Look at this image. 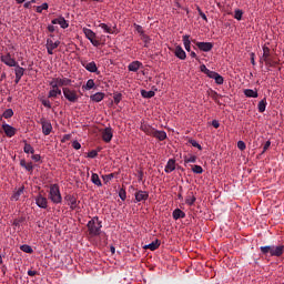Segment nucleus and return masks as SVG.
Wrapping results in <instances>:
<instances>
[{"label":"nucleus","instance_id":"1","mask_svg":"<svg viewBox=\"0 0 284 284\" xmlns=\"http://www.w3.org/2000/svg\"><path fill=\"white\" fill-rule=\"evenodd\" d=\"M87 227L89 230L90 236H99V234H101V229L103 227V225L101 224L99 217L94 216L88 222Z\"/></svg>","mask_w":284,"mask_h":284},{"label":"nucleus","instance_id":"2","mask_svg":"<svg viewBox=\"0 0 284 284\" xmlns=\"http://www.w3.org/2000/svg\"><path fill=\"white\" fill-rule=\"evenodd\" d=\"M262 254H264V256H267V254H270V256H283V252H284V246L283 245H278V246H261L260 247Z\"/></svg>","mask_w":284,"mask_h":284},{"label":"nucleus","instance_id":"3","mask_svg":"<svg viewBox=\"0 0 284 284\" xmlns=\"http://www.w3.org/2000/svg\"><path fill=\"white\" fill-rule=\"evenodd\" d=\"M49 199L55 205H59V203H61L63 201V197L61 196V190L59 189V184H51L50 185Z\"/></svg>","mask_w":284,"mask_h":284},{"label":"nucleus","instance_id":"4","mask_svg":"<svg viewBox=\"0 0 284 284\" xmlns=\"http://www.w3.org/2000/svg\"><path fill=\"white\" fill-rule=\"evenodd\" d=\"M62 92L67 101H70V103H77V101H79V94H77L75 90L64 87L62 88Z\"/></svg>","mask_w":284,"mask_h":284},{"label":"nucleus","instance_id":"5","mask_svg":"<svg viewBox=\"0 0 284 284\" xmlns=\"http://www.w3.org/2000/svg\"><path fill=\"white\" fill-rule=\"evenodd\" d=\"M83 34L87 39L90 40V43H92L94 48H99L101 45V42L97 40V33L91 29L83 28Z\"/></svg>","mask_w":284,"mask_h":284},{"label":"nucleus","instance_id":"6","mask_svg":"<svg viewBox=\"0 0 284 284\" xmlns=\"http://www.w3.org/2000/svg\"><path fill=\"white\" fill-rule=\"evenodd\" d=\"M81 65L82 68H85L88 72L100 74L99 67H97V62L94 61L88 62L87 60H82Z\"/></svg>","mask_w":284,"mask_h":284},{"label":"nucleus","instance_id":"7","mask_svg":"<svg viewBox=\"0 0 284 284\" xmlns=\"http://www.w3.org/2000/svg\"><path fill=\"white\" fill-rule=\"evenodd\" d=\"M192 43H194L201 52H211L212 48H214V43L212 42H197L196 40H192Z\"/></svg>","mask_w":284,"mask_h":284},{"label":"nucleus","instance_id":"8","mask_svg":"<svg viewBox=\"0 0 284 284\" xmlns=\"http://www.w3.org/2000/svg\"><path fill=\"white\" fill-rule=\"evenodd\" d=\"M271 50L268 47H263V61L266 63V65H270V68H274L276 65V62H274L271 58Z\"/></svg>","mask_w":284,"mask_h":284},{"label":"nucleus","instance_id":"9","mask_svg":"<svg viewBox=\"0 0 284 284\" xmlns=\"http://www.w3.org/2000/svg\"><path fill=\"white\" fill-rule=\"evenodd\" d=\"M0 60L2 61V63H4V65H8L9 68H14V65H17L19 63V62H17V60H14L12 58V55L10 53L2 54L0 57Z\"/></svg>","mask_w":284,"mask_h":284},{"label":"nucleus","instance_id":"10","mask_svg":"<svg viewBox=\"0 0 284 284\" xmlns=\"http://www.w3.org/2000/svg\"><path fill=\"white\" fill-rule=\"evenodd\" d=\"M40 124L42 125V133L44 136H49V134L52 132V123L48 121L45 118L40 119Z\"/></svg>","mask_w":284,"mask_h":284},{"label":"nucleus","instance_id":"11","mask_svg":"<svg viewBox=\"0 0 284 284\" xmlns=\"http://www.w3.org/2000/svg\"><path fill=\"white\" fill-rule=\"evenodd\" d=\"M113 136H114V130H112L111 126H108L104 130H102V140L104 141V143H110Z\"/></svg>","mask_w":284,"mask_h":284},{"label":"nucleus","instance_id":"12","mask_svg":"<svg viewBox=\"0 0 284 284\" xmlns=\"http://www.w3.org/2000/svg\"><path fill=\"white\" fill-rule=\"evenodd\" d=\"M135 203H141L142 201H148L150 199V193L148 191L139 190L134 193Z\"/></svg>","mask_w":284,"mask_h":284},{"label":"nucleus","instance_id":"13","mask_svg":"<svg viewBox=\"0 0 284 284\" xmlns=\"http://www.w3.org/2000/svg\"><path fill=\"white\" fill-rule=\"evenodd\" d=\"M36 204L42 210H48V197L43 196L42 194H38L36 197Z\"/></svg>","mask_w":284,"mask_h":284},{"label":"nucleus","instance_id":"14","mask_svg":"<svg viewBox=\"0 0 284 284\" xmlns=\"http://www.w3.org/2000/svg\"><path fill=\"white\" fill-rule=\"evenodd\" d=\"M61 45L60 41L53 42L51 39L47 40V52L48 54H54V50Z\"/></svg>","mask_w":284,"mask_h":284},{"label":"nucleus","instance_id":"15","mask_svg":"<svg viewBox=\"0 0 284 284\" xmlns=\"http://www.w3.org/2000/svg\"><path fill=\"white\" fill-rule=\"evenodd\" d=\"M2 130H3L4 134L7 136H9V139H12V136H14V134H17V129H14V126H12L8 123L2 124Z\"/></svg>","mask_w":284,"mask_h":284},{"label":"nucleus","instance_id":"16","mask_svg":"<svg viewBox=\"0 0 284 284\" xmlns=\"http://www.w3.org/2000/svg\"><path fill=\"white\" fill-rule=\"evenodd\" d=\"M51 23L53 26H60V28H62L63 30H65V28H69L70 27V23H68V20H65V18L63 17H59V18H55L51 21Z\"/></svg>","mask_w":284,"mask_h":284},{"label":"nucleus","instance_id":"17","mask_svg":"<svg viewBox=\"0 0 284 284\" xmlns=\"http://www.w3.org/2000/svg\"><path fill=\"white\" fill-rule=\"evenodd\" d=\"M174 54L181 61H185V59H187V54L185 53V50H183V47L181 45L175 47Z\"/></svg>","mask_w":284,"mask_h":284},{"label":"nucleus","instance_id":"18","mask_svg":"<svg viewBox=\"0 0 284 284\" xmlns=\"http://www.w3.org/2000/svg\"><path fill=\"white\" fill-rule=\"evenodd\" d=\"M176 170V160L170 159L165 165L164 172L170 174Z\"/></svg>","mask_w":284,"mask_h":284},{"label":"nucleus","instance_id":"19","mask_svg":"<svg viewBox=\"0 0 284 284\" xmlns=\"http://www.w3.org/2000/svg\"><path fill=\"white\" fill-rule=\"evenodd\" d=\"M64 199L72 210H77V207H79V202H77V197L74 195H67Z\"/></svg>","mask_w":284,"mask_h":284},{"label":"nucleus","instance_id":"20","mask_svg":"<svg viewBox=\"0 0 284 284\" xmlns=\"http://www.w3.org/2000/svg\"><path fill=\"white\" fill-rule=\"evenodd\" d=\"M152 136H154V139H158V141H165L168 139V133H165V131H159L154 129Z\"/></svg>","mask_w":284,"mask_h":284},{"label":"nucleus","instance_id":"21","mask_svg":"<svg viewBox=\"0 0 284 284\" xmlns=\"http://www.w3.org/2000/svg\"><path fill=\"white\" fill-rule=\"evenodd\" d=\"M244 95L247 97V99H258V91L252 90V89H245Z\"/></svg>","mask_w":284,"mask_h":284},{"label":"nucleus","instance_id":"22","mask_svg":"<svg viewBox=\"0 0 284 284\" xmlns=\"http://www.w3.org/2000/svg\"><path fill=\"white\" fill-rule=\"evenodd\" d=\"M182 41L184 43V48H185L186 52H191L192 40H190V36L189 34L183 36Z\"/></svg>","mask_w":284,"mask_h":284},{"label":"nucleus","instance_id":"23","mask_svg":"<svg viewBox=\"0 0 284 284\" xmlns=\"http://www.w3.org/2000/svg\"><path fill=\"white\" fill-rule=\"evenodd\" d=\"M91 101H94L95 103H101L103 99H105V93L103 92H97L95 94H92L90 97Z\"/></svg>","mask_w":284,"mask_h":284},{"label":"nucleus","instance_id":"24","mask_svg":"<svg viewBox=\"0 0 284 284\" xmlns=\"http://www.w3.org/2000/svg\"><path fill=\"white\" fill-rule=\"evenodd\" d=\"M143 65L140 61H133L129 64V72H139V68Z\"/></svg>","mask_w":284,"mask_h":284},{"label":"nucleus","instance_id":"25","mask_svg":"<svg viewBox=\"0 0 284 284\" xmlns=\"http://www.w3.org/2000/svg\"><path fill=\"white\" fill-rule=\"evenodd\" d=\"M159 247H161V241L155 240V241L151 242L150 244H148L145 246V250H151V252H154V250H159Z\"/></svg>","mask_w":284,"mask_h":284},{"label":"nucleus","instance_id":"26","mask_svg":"<svg viewBox=\"0 0 284 284\" xmlns=\"http://www.w3.org/2000/svg\"><path fill=\"white\" fill-rule=\"evenodd\" d=\"M185 203H186V205H190V206H192V205H194V203H196V196H194V192L187 193Z\"/></svg>","mask_w":284,"mask_h":284},{"label":"nucleus","instance_id":"27","mask_svg":"<svg viewBox=\"0 0 284 284\" xmlns=\"http://www.w3.org/2000/svg\"><path fill=\"white\" fill-rule=\"evenodd\" d=\"M173 219L174 221H179V219H185V212H183L181 209H175L173 211Z\"/></svg>","mask_w":284,"mask_h":284},{"label":"nucleus","instance_id":"28","mask_svg":"<svg viewBox=\"0 0 284 284\" xmlns=\"http://www.w3.org/2000/svg\"><path fill=\"white\" fill-rule=\"evenodd\" d=\"M58 83L60 88H68V85H72V81L69 78H59Z\"/></svg>","mask_w":284,"mask_h":284},{"label":"nucleus","instance_id":"29","mask_svg":"<svg viewBox=\"0 0 284 284\" xmlns=\"http://www.w3.org/2000/svg\"><path fill=\"white\" fill-rule=\"evenodd\" d=\"M91 183H93V185H97L98 187H101L103 185V183L101 182V179L99 178V174L97 173H92Z\"/></svg>","mask_w":284,"mask_h":284},{"label":"nucleus","instance_id":"30","mask_svg":"<svg viewBox=\"0 0 284 284\" xmlns=\"http://www.w3.org/2000/svg\"><path fill=\"white\" fill-rule=\"evenodd\" d=\"M20 165L21 168H24V170H27V172H33L34 171V166L32 165V162H26V160H21L20 161Z\"/></svg>","mask_w":284,"mask_h":284},{"label":"nucleus","instance_id":"31","mask_svg":"<svg viewBox=\"0 0 284 284\" xmlns=\"http://www.w3.org/2000/svg\"><path fill=\"white\" fill-rule=\"evenodd\" d=\"M24 186L19 187L11 196V201H19L21 194H23Z\"/></svg>","mask_w":284,"mask_h":284},{"label":"nucleus","instance_id":"32","mask_svg":"<svg viewBox=\"0 0 284 284\" xmlns=\"http://www.w3.org/2000/svg\"><path fill=\"white\" fill-rule=\"evenodd\" d=\"M14 69V72H16V77H20L22 78L23 74H26V69H23V67H20L19 65V62L17 63V65H13Z\"/></svg>","mask_w":284,"mask_h":284},{"label":"nucleus","instance_id":"33","mask_svg":"<svg viewBox=\"0 0 284 284\" xmlns=\"http://www.w3.org/2000/svg\"><path fill=\"white\" fill-rule=\"evenodd\" d=\"M267 108V99H262L257 104L258 112L263 113L265 112V109Z\"/></svg>","mask_w":284,"mask_h":284},{"label":"nucleus","instance_id":"34","mask_svg":"<svg viewBox=\"0 0 284 284\" xmlns=\"http://www.w3.org/2000/svg\"><path fill=\"white\" fill-rule=\"evenodd\" d=\"M141 40L144 43V48H150V44L152 43V38H150V36L144 33L141 36Z\"/></svg>","mask_w":284,"mask_h":284},{"label":"nucleus","instance_id":"35","mask_svg":"<svg viewBox=\"0 0 284 284\" xmlns=\"http://www.w3.org/2000/svg\"><path fill=\"white\" fill-rule=\"evenodd\" d=\"M23 152L26 154H34V148H32L31 144H29L27 141H24Z\"/></svg>","mask_w":284,"mask_h":284},{"label":"nucleus","instance_id":"36","mask_svg":"<svg viewBox=\"0 0 284 284\" xmlns=\"http://www.w3.org/2000/svg\"><path fill=\"white\" fill-rule=\"evenodd\" d=\"M21 252H24L26 254H32V252H34V250H32V246L28 245V244H23L20 246Z\"/></svg>","mask_w":284,"mask_h":284},{"label":"nucleus","instance_id":"37","mask_svg":"<svg viewBox=\"0 0 284 284\" xmlns=\"http://www.w3.org/2000/svg\"><path fill=\"white\" fill-rule=\"evenodd\" d=\"M154 94H155L154 91H146V90L141 91V97H143V99H152Z\"/></svg>","mask_w":284,"mask_h":284},{"label":"nucleus","instance_id":"38","mask_svg":"<svg viewBox=\"0 0 284 284\" xmlns=\"http://www.w3.org/2000/svg\"><path fill=\"white\" fill-rule=\"evenodd\" d=\"M104 32H106V34H114V31L112 30V28H110L108 24L105 23H100L99 26Z\"/></svg>","mask_w":284,"mask_h":284},{"label":"nucleus","instance_id":"39","mask_svg":"<svg viewBox=\"0 0 284 284\" xmlns=\"http://www.w3.org/2000/svg\"><path fill=\"white\" fill-rule=\"evenodd\" d=\"M141 130H143V132H145V134H149V136H152V134L154 133V128H152V126L142 125Z\"/></svg>","mask_w":284,"mask_h":284},{"label":"nucleus","instance_id":"40","mask_svg":"<svg viewBox=\"0 0 284 284\" xmlns=\"http://www.w3.org/2000/svg\"><path fill=\"white\" fill-rule=\"evenodd\" d=\"M3 119H12V116H14V111H12V109H7L3 114H2Z\"/></svg>","mask_w":284,"mask_h":284},{"label":"nucleus","instance_id":"41","mask_svg":"<svg viewBox=\"0 0 284 284\" xmlns=\"http://www.w3.org/2000/svg\"><path fill=\"white\" fill-rule=\"evenodd\" d=\"M192 172H194V174H203V166L195 164L192 166Z\"/></svg>","mask_w":284,"mask_h":284},{"label":"nucleus","instance_id":"42","mask_svg":"<svg viewBox=\"0 0 284 284\" xmlns=\"http://www.w3.org/2000/svg\"><path fill=\"white\" fill-rule=\"evenodd\" d=\"M121 99H123V94L114 93L113 101H114L115 105H119V103H121Z\"/></svg>","mask_w":284,"mask_h":284},{"label":"nucleus","instance_id":"43","mask_svg":"<svg viewBox=\"0 0 284 284\" xmlns=\"http://www.w3.org/2000/svg\"><path fill=\"white\" fill-rule=\"evenodd\" d=\"M234 19H236L237 21H241V19H243V10L236 9L234 13Z\"/></svg>","mask_w":284,"mask_h":284},{"label":"nucleus","instance_id":"44","mask_svg":"<svg viewBox=\"0 0 284 284\" xmlns=\"http://www.w3.org/2000/svg\"><path fill=\"white\" fill-rule=\"evenodd\" d=\"M214 79V81H215V83L217 84V85H223V83H224V79L222 78V75L221 74H216L215 75V78H213Z\"/></svg>","mask_w":284,"mask_h":284},{"label":"nucleus","instance_id":"45","mask_svg":"<svg viewBox=\"0 0 284 284\" xmlns=\"http://www.w3.org/2000/svg\"><path fill=\"white\" fill-rule=\"evenodd\" d=\"M58 81H59V78H53L52 81L49 83V85H51L53 90L57 88H61Z\"/></svg>","mask_w":284,"mask_h":284},{"label":"nucleus","instance_id":"46","mask_svg":"<svg viewBox=\"0 0 284 284\" xmlns=\"http://www.w3.org/2000/svg\"><path fill=\"white\" fill-rule=\"evenodd\" d=\"M133 28L138 31V34H140V37H142V34H145V31L143 30V27H141V24H133Z\"/></svg>","mask_w":284,"mask_h":284},{"label":"nucleus","instance_id":"47","mask_svg":"<svg viewBox=\"0 0 284 284\" xmlns=\"http://www.w3.org/2000/svg\"><path fill=\"white\" fill-rule=\"evenodd\" d=\"M48 8H49L48 2H44L42 3V6L37 7V12L41 14V12H43V10H48Z\"/></svg>","mask_w":284,"mask_h":284},{"label":"nucleus","instance_id":"48","mask_svg":"<svg viewBox=\"0 0 284 284\" xmlns=\"http://www.w3.org/2000/svg\"><path fill=\"white\" fill-rule=\"evenodd\" d=\"M41 103L44 108H48V110L52 109V103L48 99H41Z\"/></svg>","mask_w":284,"mask_h":284},{"label":"nucleus","instance_id":"49","mask_svg":"<svg viewBox=\"0 0 284 284\" xmlns=\"http://www.w3.org/2000/svg\"><path fill=\"white\" fill-rule=\"evenodd\" d=\"M189 143H191V145L193 148H197V150H203V146H201V144H199V142H196V140L190 139Z\"/></svg>","mask_w":284,"mask_h":284},{"label":"nucleus","instance_id":"50","mask_svg":"<svg viewBox=\"0 0 284 284\" xmlns=\"http://www.w3.org/2000/svg\"><path fill=\"white\" fill-rule=\"evenodd\" d=\"M85 90H92L94 88V80L90 79L87 81Z\"/></svg>","mask_w":284,"mask_h":284},{"label":"nucleus","instance_id":"51","mask_svg":"<svg viewBox=\"0 0 284 284\" xmlns=\"http://www.w3.org/2000/svg\"><path fill=\"white\" fill-rule=\"evenodd\" d=\"M99 156V152L97 150H92L88 153L89 159H97Z\"/></svg>","mask_w":284,"mask_h":284},{"label":"nucleus","instance_id":"52","mask_svg":"<svg viewBox=\"0 0 284 284\" xmlns=\"http://www.w3.org/2000/svg\"><path fill=\"white\" fill-rule=\"evenodd\" d=\"M184 163H196V156L191 155L190 158H185Z\"/></svg>","mask_w":284,"mask_h":284},{"label":"nucleus","instance_id":"53","mask_svg":"<svg viewBox=\"0 0 284 284\" xmlns=\"http://www.w3.org/2000/svg\"><path fill=\"white\" fill-rule=\"evenodd\" d=\"M119 196H120L121 201H125V199H128V195H126L124 189H121V190L119 191Z\"/></svg>","mask_w":284,"mask_h":284},{"label":"nucleus","instance_id":"54","mask_svg":"<svg viewBox=\"0 0 284 284\" xmlns=\"http://www.w3.org/2000/svg\"><path fill=\"white\" fill-rule=\"evenodd\" d=\"M272 145V142L268 140L265 142L264 146H263V151L262 154H265V152H267V150H270V146Z\"/></svg>","mask_w":284,"mask_h":284},{"label":"nucleus","instance_id":"55","mask_svg":"<svg viewBox=\"0 0 284 284\" xmlns=\"http://www.w3.org/2000/svg\"><path fill=\"white\" fill-rule=\"evenodd\" d=\"M57 91L55 89H52L49 91L48 99H57Z\"/></svg>","mask_w":284,"mask_h":284},{"label":"nucleus","instance_id":"56","mask_svg":"<svg viewBox=\"0 0 284 284\" xmlns=\"http://www.w3.org/2000/svg\"><path fill=\"white\" fill-rule=\"evenodd\" d=\"M102 179L108 183V181H112L114 179V173L103 175Z\"/></svg>","mask_w":284,"mask_h":284},{"label":"nucleus","instance_id":"57","mask_svg":"<svg viewBox=\"0 0 284 284\" xmlns=\"http://www.w3.org/2000/svg\"><path fill=\"white\" fill-rule=\"evenodd\" d=\"M197 12H199L200 17L203 19V21L207 22V16H205V13H203V10H201L200 7H197Z\"/></svg>","mask_w":284,"mask_h":284},{"label":"nucleus","instance_id":"58","mask_svg":"<svg viewBox=\"0 0 284 284\" xmlns=\"http://www.w3.org/2000/svg\"><path fill=\"white\" fill-rule=\"evenodd\" d=\"M237 148H239V150H241L243 152L245 150V148H247V145H245V142L239 141L237 142Z\"/></svg>","mask_w":284,"mask_h":284},{"label":"nucleus","instance_id":"59","mask_svg":"<svg viewBox=\"0 0 284 284\" xmlns=\"http://www.w3.org/2000/svg\"><path fill=\"white\" fill-rule=\"evenodd\" d=\"M216 74H219L216 71L209 70V72H206V77H209V79H215Z\"/></svg>","mask_w":284,"mask_h":284},{"label":"nucleus","instance_id":"60","mask_svg":"<svg viewBox=\"0 0 284 284\" xmlns=\"http://www.w3.org/2000/svg\"><path fill=\"white\" fill-rule=\"evenodd\" d=\"M72 148H73L74 150H81V143H79V141H73Z\"/></svg>","mask_w":284,"mask_h":284},{"label":"nucleus","instance_id":"61","mask_svg":"<svg viewBox=\"0 0 284 284\" xmlns=\"http://www.w3.org/2000/svg\"><path fill=\"white\" fill-rule=\"evenodd\" d=\"M32 161H34L36 163H39V161H41V155L40 154H33L31 156Z\"/></svg>","mask_w":284,"mask_h":284},{"label":"nucleus","instance_id":"62","mask_svg":"<svg viewBox=\"0 0 284 284\" xmlns=\"http://www.w3.org/2000/svg\"><path fill=\"white\" fill-rule=\"evenodd\" d=\"M200 70H201V72H203L204 74H207V72L210 71V69H207V67H205V64L200 65Z\"/></svg>","mask_w":284,"mask_h":284},{"label":"nucleus","instance_id":"63","mask_svg":"<svg viewBox=\"0 0 284 284\" xmlns=\"http://www.w3.org/2000/svg\"><path fill=\"white\" fill-rule=\"evenodd\" d=\"M70 139H71V135H70V134H64L63 138H62V140H61V142H62V143H65V141H70Z\"/></svg>","mask_w":284,"mask_h":284},{"label":"nucleus","instance_id":"64","mask_svg":"<svg viewBox=\"0 0 284 284\" xmlns=\"http://www.w3.org/2000/svg\"><path fill=\"white\" fill-rule=\"evenodd\" d=\"M212 125H213V128H215V129L221 128V123H219L217 120H213V121H212Z\"/></svg>","mask_w":284,"mask_h":284}]
</instances>
